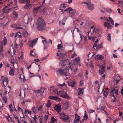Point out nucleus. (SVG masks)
Here are the masks:
<instances>
[{"instance_id": "6e6d98bb", "label": "nucleus", "mask_w": 123, "mask_h": 123, "mask_svg": "<svg viewBox=\"0 0 123 123\" xmlns=\"http://www.w3.org/2000/svg\"><path fill=\"white\" fill-rule=\"evenodd\" d=\"M48 116L49 112H47V114H45L44 117V119H45V120H46L47 119V118H48Z\"/></svg>"}, {"instance_id": "79ce46f5", "label": "nucleus", "mask_w": 123, "mask_h": 123, "mask_svg": "<svg viewBox=\"0 0 123 123\" xmlns=\"http://www.w3.org/2000/svg\"><path fill=\"white\" fill-rule=\"evenodd\" d=\"M9 74L11 76H13L14 75V72L13 70L12 69L10 71Z\"/></svg>"}, {"instance_id": "2eb2a0df", "label": "nucleus", "mask_w": 123, "mask_h": 123, "mask_svg": "<svg viewBox=\"0 0 123 123\" xmlns=\"http://www.w3.org/2000/svg\"><path fill=\"white\" fill-rule=\"evenodd\" d=\"M91 29H92L93 33L95 34H98L100 33V30L98 28H94V26H92L91 27Z\"/></svg>"}, {"instance_id": "f3484780", "label": "nucleus", "mask_w": 123, "mask_h": 123, "mask_svg": "<svg viewBox=\"0 0 123 123\" xmlns=\"http://www.w3.org/2000/svg\"><path fill=\"white\" fill-rule=\"evenodd\" d=\"M75 117L74 120V123H76L79 122L80 120V117L77 114H75Z\"/></svg>"}, {"instance_id": "ea45409f", "label": "nucleus", "mask_w": 123, "mask_h": 123, "mask_svg": "<svg viewBox=\"0 0 123 123\" xmlns=\"http://www.w3.org/2000/svg\"><path fill=\"white\" fill-rule=\"evenodd\" d=\"M1 95L2 97V99L4 101L5 103H6L7 101V100L6 97L5 96H3L2 94H1Z\"/></svg>"}, {"instance_id": "e2e57ef3", "label": "nucleus", "mask_w": 123, "mask_h": 123, "mask_svg": "<svg viewBox=\"0 0 123 123\" xmlns=\"http://www.w3.org/2000/svg\"><path fill=\"white\" fill-rule=\"evenodd\" d=\"M3 44L0 45V52L2 51L3 50V46L2 45Z\"/></svg>"}, {"instance_id": "c85d7f7f", "label": "nucleus", "mask_w": 123, "mask_h": 123, "mask_svg": "<svg viewBox=\"0 0 123 123\" xmlns=\"http://www.w3.org/2000/svg\"><path fill=\"white\" fill-rule=\"evenodd\" d=\"M72 12L71 13V17L72 18L75 14L76 13V10L73 9V11H71Z\"/></svg>"}, {"instance_id": "bf43d9fd", "label": "nucleus", "mask_w": 123, "mask_h": 123, "mask_svg": "<svg viewBox=\"0 0 123 123\" xmlns=\"http://www.w3.org/2000/svg\"><path fill=\"white\" fill-rule=\"evenodd\" d=\"M80 38L81 39L80 41L79 42V43L77 44V45H78L81 42V41L82 40V37L83 36V35L82 34H81L80 33Z\"/></svg>"}, {"instance_id": "4c0bfd02", "label": "nucleus", "mask_w": 123, "mask_h": 123, "mask_svg": "<svg viewBox=\"0 0 123 123\" xmlns=\"http://www.w3.org/2000/svg\"><path fill=\"white\" fill-rule=\"evenodd\" d=\"M32 7L31 4H27L26 5L24 6V8L26 9H30Z\"/></svg>"}, {"instance_id": "0eeeda50", "label": "nucleus", "mask_w": 123, "mask_h": 123, "mask_svg": "<svg viewBox=\"0 0 123 123\" xmlns=\"http://www.w3.org/2000/svg\"><path fill=\"white\" fill-rule=\"evenodd\" d=\"M98 66L99 67V72L100 73L103 74L104 73L105 70V64L101 65L98 64Z\"/></svg>"}, {"instance_id": "c9c22d12", "label": "nucleus", "mask_w": 123, "mask_h": 123, "mask_svg": "<svg viewBox=\"0 0 123 123\" xmlns=\"http://www.w3.org/2000/svg\"><path fill=\"white\" fill-rule=\"evenodd\" d=\"M56 119L53 117H52L51 118V121L50 122V123H57Z\"/></svg>"}, {"instance_id": "7c9ffc66", "label": "nucleus", "mask_w": 123, "mask_h": 123, "mask_svg": "<svg viewBox=\"0 0 123 123\" xmlns=\"http://www.w3.org/2000/svg\"><path fill=\"white\" fill-rule=\"evenodd\" d=\"M17 36L19 38H21L22 36V35L21 34L20 32H18L16 33L15 36V37H16Z\"/></svg>"}, {"instance_id": "6e6552de", "label": "nucleus", "mask_w": 123, "mask_h": 123, "mask_svg": "<svg viewBox=\"0 0 123 123\" xmlns=\"http://www.w3.org/2000/svg\"><path fill=\"white\" fill-rule=\"evenodd\" d=\"M61 118L63 121L67 122L69 120V117L67 115H65L63 113H62L61 114Z\"/></svg>"}, {"instance_id": "5fc2aeb1", "label": "nucleus", "mask_w": 123, "mask_h": 123, "mask_svg": "<svg viewBox=\"0 0 123 123\" xmlns=\"http://www.w3.org/2000/svg\"><path fill=\"white\" fill-rule=\"evenodd\" d=\"M60 41L61 42V44H61H59L57 45V48L58 49H61L62 46V41L60 40Z\"/></svg>"}, {"instance_id": "4468645a", "label": "nucleus", "mask_w": 123, "mask_h": 123, "mask_svg": "<svg viewBox=\"0 0 123 123\" xmlns=\"http://www.w3.org/2000/svg\"><path fill=\"white\" fill-rule=\"evenodd\" d=\"M41 6H39L35 7L33 10V12L34 14H36L37 12H40L42 10L41 9Z\"/></svg>"}, {"instance_id": "cd10ccee", "label": "nucleus", "mask_w": 123, "mask_h": 123, "mask_svg": "<svg viewBox=\"0 0 123 123\" xmlns=\"http://www.w3.org/2000/svg\"><path fill=\"white\" fill-rule=\"evenodd\" d=\"M73 11V9L70 7L64 10V12L67 11L69 13H70V12Z\"/></svg>"}, {"instance_id": "603ef678", "label": "nucleus", "mask_w": 123, "mask_h": 123, "mask_svg": "<svg viewBox=\"0 0 123 123\" xmlns=\"http://www.w3.org/2000/svg\"><path fill=\"white\" fill-rule=\"evenodd\" d=\"M51 105V102L50 100H48L46 105V106L48 108L50 107Z\"/></svg>"}, {"instance_id": "58836bf2", "label": "nucleus", "mask_w": 123, "mask_h": 123, "mask_svg": "<svg viewBox=\"0 0 123 123\" xmlns=\"http://www.w3.org/2000/svg\"><path fill=\"white\" fill-rule=\"evenodd\" d=\"M83 119L82 120L83 121L87 119L88 118L87 115L86 113V111H85V114L83 116Z\"/></svg>"}, {"instance_id": "13d9d810", "label": "nucleus", "mask_w": 123, "mask_h": 123, "mask_svg": "<svg viewBox=\"0 0 123 123\" xmlns=\"http://www.w3.org/2000/svg\"><path fill=\"white\" fill-rule=\"evenodd\" d=\"M77 68H76L74 70L73 72H72V74H76L77 72Z\"/></svg>"}, {"instance_id": "f257e3e1", "label": "nucleus", "mask_w": 123, "mask_h": 123, "mask_svg": "<svg viewBox=\"0 0 123 123\" xmlns=\"http://www.w3.org/2000/svg\"><path fill=\"white\" fill-rule=\"evenodd\" d=\"M36 24L37 28L39 31H43L46 30V23L42 18H39L37 19Z\"/></svg>"}, {"instance_id": "c03bdc74", "label": "nucleus", "mask_w": 123, "mask_h": 123, "mask_svg": "<svg viewBox=\"0 0 123 123\" xmlns=\"http://www.w3.org/2000/svg\"><path fill=\"white\" fill-rule=\"evenodd\" d=\"M54 100H55L56 101H61V99L60 98L57 96H55Z\"/></svg>"}, {"instance_id": "423d86ee", "label": "nucleus", "mask_w": 123, "mask_h": 123, "mask_svg": "<svg viewBox=\"0 0 123 123\" xmlns=\"http://www.w3.org/2000/svg\"><path fill=\"white\" fill-rule=\"evenodd\" d=\"M84 3L87 5V8L90 10H92L94 8V6L93 4H92L90 1H87L86 2H84Z\"/></svg>"}, {"instance_id": "69168bd1", "label": "nucleus", "mask_w": 123, "mask_h": 123, "mask_svg": "<svg viewBox=\"0 0 123 123\" xmlns=\"http://www.w3.org/2000/svg\"><path fill=\"white\" fill-rule=\"evenodd\" d=\"M121 79H117V80H116V84H118L119 83V81L121 80Z\"/></svg>"}, {"instance_id": "5701e85b", "label": "nucleus", "mask_w": 123, "mask_h": 123, "mask_svg": "<svg viewBox=\"0 0 123 123\" xmlns=\"http://www.w3.org/2000/svg\"><path fill=\"white\" fill-rule=\"evenodd\" d=\"M69 103L68 102H66L63 105L64 107H63V110L67 109L69 107Z\"/></svg>"}, {"instance_id": "0e129e2a", "label": "nucleus", "mask_w": 123, "mask_h": 123, "mask_svg": "<svg viewBox=\"0 0 123 123\" xmlns=\"http://www.w3.org/2000/svg\"><path fill=\"white\" fill-rule=\"evenodd\" d=\"M32 110L33 111L32 112L35 113L36 112V111L35 110V107L34 106H33L32 108Z\"/></svg>"}, {"instance_id": "a211bd4d", "label": "nucleus", "mask_w": 123, "mask_h": 123, "mask_svg": "<svg viewBox=\"0 0 123 123\" xmlns=\"http://www.w3.org/2000/svg\"><path fill=\"white\" fill-rule=\"evenodd\" d=\"M44 104H42L41 103V102H37V109L38 110H40L42 109Z\"/></svg>"}, {"instance_id": "a18cd8bd", "label": "nucleus", "mask_w": 123, "mask_h": 123, "mask_svg": "<svg viewBox=\"0 0 123 123\" xmlns=\"http://www.w3.org/2000/svg\"><path fill=\"white\" fill-rule=\"evenodd\" d=\"M94 54L92 52L91 53L89 54L88 55V56L89 58H90L93 57L94 55Z\"/></svg>"}, {"instance_id": "20e7f679", "label": "nucleus", "mask_w": 123, "mask_h": 123, "mask_svg": "<svg viewBox=\"0 0 123 123\" xmlns=\"http://www.w3.org/2000/svg\"><path fill=\"white\" fill-rule=\"evenodd\" d=\"M115 92L116 95L118 94V90L117 88V87L116 86L115 88H113L111 90V94L113 97V99L112 100V102L114 103L115 102L116 99V98L114 94V92Z\"/></svg>"}, {"instance_id": "a19ab883", "label": "nucleus", "mask_w": 123, "mask_h": 123, "mask_svg": "<svg viewBox=\"0 0 123 123\" xmlns=\"http://www.w3.org/2000/svg\"><path fill=\"white\" fill-rule=\"evenodd\" d=\"M65 85V83L64 82L62 84H59L57 85V86H58L60 88H62L63 86H64Z\"/></svg>"}, {"instance_id": "f704fd0d", "label": "nucleus", "mask_w": 123, "mask_h": 123, "mask_svg": "<svg viewBox=\"0 0 123 123\" xmlns=\"http://www.w3.org/2000/svg\"><path fill=\"white\" fill-rule=\"evenodd\" d=\"M98 39H97L96 41H95V42L93 45V47L94 49H95V47H99L98 46V44H97V43L98 42Z\"/></svg>"}, {"instance_id": "052dcab7", "label": "nucleus", "mask_w": 123, "mask_h": 123, "mask_svg": "<svg viewBox=\"0 0 123 123\" xmlns=\"http://www.w3.org/2000/svg\"><path fill=\"white\" fill-rule=\"evenodd\" d=\"M9 107L11 111H13V109L12 107V105H9Z\"/></svg>"}, {"instance_id": "a878e982", "label": "nucleus", "mask_w": 123, "mask_h": 123, "mask_svg": "<svg viewBox=\"0 0 123 123\" xmlns=\"http://www.w3.org/2000/svg\"><path fill=\"white\" fill-rule=\"evenodd\" d=\"M80 60V58L79 57H78L75 58L73 61V63L74 64V65H75V63H79V62Z\"/></svg>"}, {"instance_id": "864d4df0", "label": "nucleus", "mask_w": 123, "mask_h": 123, "mask_svg": "<svg viewBox=\"0 0 123 123\" xmlns=\"http://www.w3.org/2000/svg\"><path fill=\"white\" fill-rule=\"evenodd\" d=\"M21 55L19 57H18V58L19 59H22L23 58V55L24 52H21Z\"/></svg>"}, {"instance_id": "1a4fd4ad", "label": "nucleus", "mask_w": 123, "mask_h": 123, "mask_svg": "<svg viewBox=\"0 0 123 123\" xmlns=\"http://www.w3.org/2000/svg\"><path fill=\"white\" fill-rule=\"evenodd\" d=\"M1 79H2V82L4 86H6L8 82V79L7 78L2 76Z\"/></svg>"}, {"instance_id": "4be33fe9", "label": "nucleus", "mask_w": 123, "mask_h": 123, "mask_svg": "<svg viewBox=\"0 0 123 123\" xmlns=\"http://www.w3.org/2000/svg\"><path fill=\"white\" fill-rule=\"evenodd\" d=\"M91 33V31H89L88 32L87 34L88 39L90 40H91L92 41H94L96 38V37H89V33Z\"/></svg>"}, {"instance_id": "8fccbe9b", "label": "nucleus", "mask_w": 123, "mask_h": 123, "mask_svg": "<svg viewBox=\"0 0 123 123\" xmlns=\"http://www.w3.org/2000/svg\"><path fill=\"white\" fill-rule=\"evenodd\" d=\"M23 35L25 37H27L29 35L28 32L27 31H25L23 33Z\"/></svg>"}, {"instance_id": "dca6fc26", "label": "nucleus", "mask_w": 123, "mask_h": 123, "mask_svg": "<svg viewBox=\"0 0 123 123\" xmlns=\"http://www.w3.org/2000/svg\"><path fill=\"white\" fill-rule=\"evenodd\" d=\"M68 85L72 87H74L75 86V85L76 83V82L75 81H74L71 82L68 81Z\"/></svg>"}, {"instance_id": "412c9836", "label": "nucleus", "mask_w": 123, "mask_h": 123, "mask_svg": "<svg viewBox=\"0 0 123 123\" xmlns=\"http://www.w3.org/2000/svg\"><path fill=\"white\" fill-rule=\"evenodd\" d=\"M95 57L96 60H98L103 59L104 57L103 56L101 55H97L95 56Z\"/></svg>"}, {"instance_id": "2f4dec72", "label": "nucleus", "mask_w": 123, "mask_h": 123, "mask_svg": "<svg viewBox=\"0 0 123 123\" xmlns=\"http://www.w3.org/2000/svg\"><path fill=\"white\" fill-rule=\"evenodd\" d=\"M44 91V88H41L40 89V90H37L36 92L38 93H43V92Z\"/></svg>"}, {"instance_id": "39448f33", "label": "nucleus", "mask_w": 123, "mask_h": 123, "mask_svg": "<svg viewBox=\"0 0 123 123\" xmlns=\"http://www.w3.org/2000/svg\"><path fill=\"white\" fill-rule=\"evenodd\" d=\"M58 71L60 74L66 76V77L64 78L65 79L67 80L68 78V77H66L68 76V73L66 72V69L63 70L60 68L58 70Z\"/></svg>"}, {"instance_id": "7ed1b4c3", "label": "nucleus", "mask_w": 123, "mask_h": 123, "mask_svg": "<svg viewBox=\"0 0 123 123\" xmlns=\"http://www.w3.org/2000/svg\"><path fill=\"white\" fill-rule=\"evenodd\" d=\"M57 94L58 95L62 97L63 98L69 99L70 98V97L69 96L68 94L63 91H57Z\"/></svg>"}, {"instance_id": "49530a36", "label": "nucleus", "mask_w": 123, "mask_h": 123, "mask_svg": "<svg viewBox=\"0 0 123 123\" xmlns=\"http://www.w3.org/2000/svg\"><path fill=\"white\" fill-rule=\"evenodd\" d=\"M13 15L14 18H18V14L15 11H14L13 12Z\"/></svg>"}, {"instance_id": "9b49d317", "label": "nucleus", "mask_w": 123, "mask_h": 123, "mask_svg": "<svg viewBox=\"0 0 123 123\" xmlns=\"http://www.w3.org/2000/svg\"><path fill=\"white\" fill-rule=\"evenodd\" d=\"M38 39V38H36L35 39L32 41H29V43H30V44L29 45V47H32L35 44Z\"/></svg>"}, {"instance_id": "6ab92c4d", "label": "nucleus", "mask_w": 123, "mask_h": 123, "mask_svg": "<svg viewBox=\"0 0 123 123\" xmlns=\"http://www.w3.org/2000/svg\"><path fill=\"white\" fill-rule=\"evenodd\" d=\"M43 43L44 45V49H47L48 46V43L47 42V40L46 39L43 40Z\"/></svg>"}, {"instance_id": "f03ea898", "label": "nucleus", "mask_w": 123, "mask_h": 123, "mask_svg": "<svg viewBox=\"0 0 123 123\" xmlns=\"http://www.w3.org/2000/svg\"><path fill=\"white\" fill-rule=\"evenodd\" d=\"M109 20L110 21L112 25H111L110 23L109 22V20L108 21L105 22L104 24V25L106 27L109 29H111L113 26L114 25V22L111 18L110 17H108Z\"/></svg>"}, {"instance_id": "338daca9", "label": "nucleus", "mask_w": 123, "mask_h": 123, "mask_svg": "<svg viewBox=\"0 0 123 123\" xmlns=\"http://www.w3.org/2000/svg\"><path fill=\"white\" fill-rule=\"evenodd\" d=\"M49 54L48 55H47L46 56H45L42 58V60H44L45 59H46L48 56H49Z\"/></svg>"}, {"instance_id": "4d7b16f0", "label": "nucleus", "mask_w": 123, "mask_h": 123, "mask_svg": "<svg viewBox=\"0 0 123 123\" xmlns=\"http://www.w3.org/2000/svg\"><path fill=\"white\" fill-rule=\"evenodd\" d=\"M68 69H70L71 71H72L73 69V68L72 67V66L70 65V62H69V65L68 66Z\"/></svg>"}, {"instance_id": "f8f14e48", "label": "nucleus", "mask_w": 123, "mask_h": 123, "mask_svg": "<svg viewBox=\"0 0 123 123\" xmlns=\"http://www.w3.org/2000/svg\"><path fill=\"white\" fill-rule=\"evenodd\" d=\"M12 1L10 3L8 4L7 6H6L4 8H3V9L4 10V12L5 13L7 14L9 13V9H7L6 8L7 6H9L10 4L12 3Z\"/></svg>"}, {"instance_id": "37998d69", "label": "nucleus", "mask_w": 123, "mask_h": 123, "mask_svg": "<svg viewBox=\"0 0 123 123\" xmlns=\"http://www.w3.org/2000/svg\"><path fill=\"white\" fill-rule=\"evenodd\" d=\"M7 42V40L6 39V37H4V38L3 39V44L5 45H6V44Z\"/></svg>"}, {"instance_id": "9d476101", "label": "nucleus", "mask_w": 123, "mask_h": 123, "mask_svg": "<svg viewBox=\"0 0 123 123\" xmlns=\"http://www.w3.org/2000/svg\"><path fill=\"white\" fill-rule=\"evenodd\" d=\"M17 59L16 57L14 58L13 59H11V62L12 64L13 67L15 68L14 66V65L17 66V67H18V66L17 63Z\"/></svg>"}, {"instance_id": "ddd939ff", "label": "nucleus", "mask_w": 123, "mask_h": 123, "mask_svg": "<svg viewBox=\"0 0 123 123\" xmlns=\"http://www.w3.org/2000/svg\"><path fill=\"white\" fill-rule=\"evenodd\" d=\"M59 51H58V52L56 53L57 55L58 56V58L59 59H62L63 57L66 55V54H64L63 53H59Z\"/></svg>"}, {"instance_id": "09e8293b", "label": "nucleus", "mask_w": 123, "mask_h": 123, "mask_svg": "<svg viewBox=\"0 0 123 123\" xmlns=\"http://www.w3.org/2000/svg\"><path fill=\"white\" fill-rule=\"evenodd\" d=\"M114 77L115 80H117V79H121L120 75L118 74H116L114 76Z\"/></svg>"}, {"instance_id": "bb28decb", "label": "nucleus", "mask_w": 123, "mask_h": 123, "mask_svg": "<svg viewBox=\"0 0 123 123\" xmlns=\"http://www.w3.org/2000/svg\"><path fill=\"white\" fill-rule=\"evenodd\" d=\"M103 8L105 12L109 13L112 12V10L110 8H105L103 7Z\"/></svg>"}, {"instance_id": "774afa93", "label": "nucleus", "mask_w": 123, "mask_h": 123, "mask_svg": "<svg viewBox=\"0 0 123 123\" xmlns=\"http://www.w3.org/2000/svg\"><path fill=\"white\" fill-rule=\"evenodd\" d=\"M55 97V96H50L49 97V98L50 99L54 100Z\"/></svg>"}, {"instance_id": "b1692460", "label": "nucleus", "mask_w": 123, "mask_h": 123, "mask_svg": "<svg viewBox=\"0 0 123 123\" xmlns=\"http://www.w3.org/2000/svg\"><path fill=\"white\" fill-rule=\"evenodd\" d=\"M67 61L65 60H63L60 62V65L62 67H63L64 66H65L66 63H67Z\"/></svg>"}, {"instance_id": "473e14b6", "label": "nucleus", "mask_w": 123, "mask_h": 123, "mask_svg": "<svg viewBox=\"0 0 123 123\" xmlns=\"http://www.w3.org/2000/svg\"><path fill=\"white\" fill-rule=\"evenodd\" d=\"M30 0H19L18 2L20 3H23L25 2H30Z\"/></svg>"}, {"instance_id": "c756f323", "label": "nucleus", "mask_w": 123, "mask_h": 123, "mask_svg": "<svg viewBox=\"0 0 123 123\" xmlns=\"http://www.w3.org/2000/svg\"><path fill=\"white\" fill-rule=\"evenodd\" d=\"M50 90L51 92H53L54 93H55L56 91L55 86H51L50 88Z\"/></svg>"}, {"instance_id": "72a5a7b5", "label": "nucleus", "mask_w": 123, "mask_h": 123, "mask_svg": "<svg viewBox=\"0 0 123 123\" xmlns=\"http://www.w3.org/2000/svg\"><path fill=\"white\" fill-rule=\"evenodd\" d=\"M60 8L59 9L60 10H61L63 12V10L62 9V8H66V6L64 4H62L60 5Z\"/></svg>"}, {"instance_id": "aec40b11", "label": "nucleus", "mask_w": 123, "mask_h": 123, "mask_svg": "<svg viewBox=\"0 0 123 123\" xmlns=\"http://www.w3.org/2000/svg\"><path fill=\"white\" fill-rule=\"evenodd\" d=\"M54 109L58 112H59L61 111V105L60 104H58L57 105L55 106Z\"/></svg>"}, {"instance_id": "de8ad7c7", "label": "nucleus", "mask_w": 123, "mask_h": 123, "mask_svg": "<svg viewBox=\"0 0 123 123\" xmlns=\"http://www.w3.org/2000/svg\"><path fill=\"white\" fill-rule=\"evenodd\" d=\"M100 18L101 20L104 19V20L106 21H108L109 20V19L105 16L104 17H100Z\"/></svg>"}, {"instance_id": "3c124183", "label": "nucleus", "mask_w": 123, "mask_h": 123, "mask_svg": "<svg viewBox=\"0 0 123 123\" xmlns=\"http://www.w3.org/2000/svg\"><path fill=\"white\" fill-rule=\"evenodd\" d=\"M107 39L108 41H111V36L110 33H109L108 34L107 36Z\"/></svg>"}, {"instance_id": "e433bc0d", "label": "nucleus", "mask_w": 123, "mask_h": 123, "mask_svg": "<svg viewBox=\"0 0 123 123\" xmlns=\"http://www.w3.org/2000/svg\"><path fill=\"white\" fill-rule=\"evenodd\" d=\"M102 92H104L103 95V96L105 97H106L108 95V92L105 91H104V89H103L102 90Z\"/></svg>"}, {"instance_id": "393cba45", "label": "nucleus", "mask_w": 123, "mask_h": 123, "mask_svg": "<svg viewBox=\"0 0 123 123\" xmlns=\"http://www.w3.org/2000/svg\"><path fill=\"white\" fill-rule=\"evenodd\" d=\"M84 89V88H80L78 90V95H79L80 94H83V92L82 91Z\"/></svg>"}, {"instance_id": "680f3d73", "label": "nucleus", "mask_w": 123, "mask_h": 123, "mask_svg": "<svg viewBox=\"0 0 123 123\" xmlns=\"http://www.w3.org/2000/svg\"><path fill=\"white\" fill-rule=\"evenodd\" d=\"M6 119L7 120V121H9L10 120V118L11 119H12V118L11 117H10V116L9 115L8 116H7L6 117Z\"/></svg>"}]
</instances>
